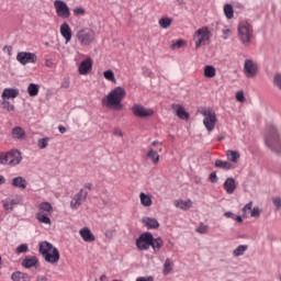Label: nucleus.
I'll return each instance as SVG.
<instances>
[{
  "mask_svg": "<svg viewBox=\"0 0 281 281\" xmlns=\"http://www.w3.org/2000/svg\"><path fill=\"white\" fill-rule=\"evenodd\" d=\"M266 146L276 153L277 155H281V138L280 133L276 126L270 125L267 130L266 134Z\"/></svg>",
  "mask_w": 281,
  "mask_h": 281,
  "instance_id": "3",
  "label": "nucleus"
},
{
  "mask_svg": "<svg viewBox=\"0 0 281 281\" xmlns=\"http://www.w3.org/2000/svg\"><path fill=\"white\" fill-rule=\"evenodd\" d=\"M251 207H254V202H249L248 204H246V205L243 207L244 214H247V211L251 210Z\"/></svg>",
  "mask_w": 281,
  "mask_h": 281,
  "instance_id": "53",
  "label": "nucleus"
},
{
  "mask_svg": "<svg viewBox=\"0 0 281 281\" xmlns=\"http://www.w3.org/2000/svg\"><path fill=\"white\" fill-rule=\"evenodd\" d=\"M173 267H175V263L172 262V259L170 258L166 259L164 263V270H162L164 276H168L172 271Z\"/></svg>",
  "mask_w": 281,
  "mask_h": 281,
  "instance_id": "35",
  "label": "nucleus"
},
{
  "mask_svg": "<svg viewBox=\"0 0 281 281\" xmlns=\"http://www.w3.org/2000/svg\"><path fill=\"white\" fill-rule=\"evenodd\" d=\"M0 104H1V109H3V111H7V113H12V111H15L16 109L14 103L10 102V100L8 99H2Z\"/></svg>",
  "mask_w": 281,
  "mask_h": 281,
  "instance_id": "30",
  "label": "nucleus"
},
{
  "mask_svg": "<svg viewBox=\"0 0 281 281\" xmlns=\"http://www.w3.org/2000/svg\"><path fill=\"white\" fill-rule=\"evenodd\" d=\"M147 157L153 161V164H159V153L155 151L153 147H149L147 151Z\"/></svg>",
  "mask_w": 281,
  "mask_h": 281,
  "instance_id": "34",
  "label": "nucleus"
},
{
  "mask_svg": "<svg viewBox=\"0 0 281 281\" xmlns=\"http://www.w3.org/2000/svg\"><path fill=\"white\" fill-rule=\"evenodd\" d=\"M172 109L180 120H190V114L186 111V109L182 105L173 104Z\"/></svg>",
  "mask_w": 281,
  "mask_h": 281,
  "instance_id": "23",
  "label": "nucleus"
},
{
  "mask_svg": "<svg viewBox=\"0 0 281 281\" xmlns=\"http://www.w3.org/2000/svg\"><path fill=\"white\" fill-rule=\"evenodd\" d=\"M114 135H119V137H122V131H116V132H114Z\"/></svg>",
  "mask_w": 281,
  "mask_h": 281,
  "instance_id": "64",
  "label": "nucleus"
},
{
  "mask_svg": "<svg viewBox=\"0 0 281 281\" xmlns=\"http://www.w3.org/2000/svg\"><path fill=\"white\" fill-rule=\"evenodd\" d=\"M247 249H248L247 245H239L235 250H233V256L235 258H238L239 256H244Z\"/></svg>",
  "mask_w": 281,
  "mask_h": 281,
  "instance_id": "38",
  "label": "nucleus"
},
{
  "mask_svg": "<svg viewBox=\"0 0 281 281\" xmlns=\"http://www.w3.org/2000/svg\"><path fill=\"white\" fill-rule=\"evenodd\" d=\"M260 213H261L260 209L258 206H255L250 213V216L252 218H258L260 217Z\"/></svg>",
  "mask_w": 281,
  "mask_h": 281,
  "instance_id": "43",
  "label": "nucleus"
},
{
  "mask_svg": "<svg viewBox=\"0 0 281 281\" xmlns=\"http://www.w3.org/2000/svg\"><path fill=\"white\" fill-rule=\"evenodd\" d=\"M19 98V89L16 88H4L1 94L2 100H14Z\"/></svg>",
  "mask_w": 281,
  "mask_h": 281,
  "instance_id": "18",
  "label": "nucleus"
},
{
  "mask_svg": "<svg viewBox=\"0 0 281 281\" xmlns=\"http://www.w3.org/2000/svg\"><path fill=\"white\" fill-rule=\"evenodd\" d=\"M85 188H87V190H91V188H93V184L91 182H88L85 184Z\"/></svg>",
  "mask_w": 281,
  "mask_h": 281,
  "instance_id": "61",
  "label": "nucleus"
},
{
  "mask_svg": "<svg viewBox=\"0 0 281 281\" xmlns=\"http://www.w3.org/2000/svg\"><path fill=\"white\" fill-rule=\"evenodd\" d=\"M11 135L13 139H25V130H23L21 126H15L13 127Z\"/></svg>",
  "mask_w": 281,
  "mask_h": 281,
  "instance_id": "29",
  "label": "nucleus"
},
{
  "mask_svg": "<svg viewBox=\"0 0 281 281\" xmlns=\"http://www.w3.org/2000/svg\"><path fill=\"white\" fill-rule=\"evenodd\" d=\"M88 194L89 192L85 191V189H80V191L76 193L70 201L71 210H78V207H80V205L87 201Z\"/></svg>",
  "mask_w": 281,
  "mask_h": 281,
  "instance_id": "15",
  "label": "nucleus"
},
{
  "mask_svg": "<svg viewBox=\"0 0 281 281\" xmlns=\"http://www.w3.org/2000/svg\"><path fill=\"white\" fill-rule=\"evenodd\" d=\"M274 85L276 87H278L279 89H281V75H277L274 77Z\"/></svg>",
  "mask_w": 281,
  "mask_h": 281,
  "instance_id": "52",
  "label": "nucleus"
},
{
  "mask_svg": "<svg viewBox=\"0 0 281 281\" xmlns=\"http://www.w3.org/2000/svg\"><path fill=\"white\" fill-rule=\"evenodd\" d=\"M184 41L183 40H178L176 43H173L172 44V49H179V48H181V47H183V45H184Z\"/></svg>",
  "mask_w": 281,
  "mask_h": 281,
  "instance_id": "46",
  "label": "nucleus"
},
{
  "mask_svg": "<svg viewBox=\"0 0 281 281\" xmlns=\"http://www.w3.org/2000/svg\"><path fill=\"white\" fill-rule=\"evenodd\" d=\"M21 265L24 269H32L33 267H38V257H36V256H26L22 260Z\"/></svg>",
  "mask_w": 281,
  "mask_h": 281,
  "instance_id": "19",
  "label": "nucleus"
},
{
  "mask_svg": "<svg viewBox=\"0 0 281 281\" xmlns=\"http://www.w3.org/2000/svg\"><path fill=\"white\" fill-rule=\"evenodd\" d=\"M58 131H59V133H67V128L65 127V126H63V125H59L58 126Z\"/></svg>",
  "mask_w": 281,
  "mask_h": 281,
  "instance_id": "58",
  "label": "nucleus"
},
{
  "mask_svg": "<svg viewBox=\"0 0 281 281\" xmlns=\"http://www.w3.org/2000/svg\"><path fill=\"white\" fill-rule=\"evenodd\" d=\"M38 91H40L38 85H36V83L29 85L27 93L31 98H36V95H38Z\"/></svg>",
  "mask_w": 281,
  "mask_h": 281,
  "instance_id": "36",
  "label": "nucleus"
},
{
  "mask_svg": "<svg viewBox=\"0 0 281 281\" xmlns=\"http://www.w3.org/2000/svg\"><path fill=\"white\" fill-rule=\"evenodd\" d=\"M153 146H154V147L161 146V143H160L159 140H154V142L151 143V146H149V148H153Z\"/></svg>",
  "mask_w": 281,
  "mask_h": 281,
  "instance_id": "56",
  "label": "nucleus"
},
{
  "mask_svg": "<svg viewBox=\"0 0 281 281\" xmlns=\"http://www.w3.org/2000/svg\"><path fill=\"white\" fill-rule=\"evenodd\" d=\"M158 23H159L160 27H162V30H168V27H170L172 25V19L161 18Z\"/></svg>",
  "mask_w": 281,
  "mask_h": 281,
  "instance_id": "39",
  "label": "nucleus"
},
{
  "mask_svg": "<svg viewBox=\"0 0 281 281\" xmlns=\"http://www.w3.org/2000/svg\"><path fill=\"white\" fill-rule=\"evenodd\" d=\"M61 88H63V89H69V79H65V80L61 82Z\"/></svg>",
  "mask_w": 281,
  "mask_h": 281,
  "instance_id": "55",
  "label": "nucleus"
},
{
  "mask_svg": "<svg viewBox=\"0 0 281 281\" xmlns=\"http://www.w3.org/2000/svg\"><path fill=\"white\" fill-rule=\"evenodd\" d=\"M13 188H19L20 190H25L27 188V181L23 177H15L12 179Z\"/></svg>",
  "mask_w": 281,
  "mask_h": 281,
  "instance_id": "28",
  "label": "nucleus"
},
{
  "mask_svg": "<svg viewBox=\"0 0 281 281\" xmlns=\"http://www.w3.org/2000/svg\"><path fill=\"white\" fill-rule=\"evenodd\" d=\"M204 77L205 78H215L216 77V68L214 66H205L204 67Z\"/></svg>",
  "mask_w": 281,
  "mask_h": 281,
  "instance_id": "37",
  "label": "nucleus"
},
{
  "mask_svg": "<svg viewBox=\"0 0 281 281\" xmlns=\"http://www.w3.org/2000/svg\"><path fill=\"white\" fill-rule=\"evenodd\" d=\"M82 240H85V243H93V240H95V236H93V233H91V229L89 228H81L79 232Z\"/></svg>",
  "mask_w": 281,
  "mask_h": 281,
  "instance_id": "24",
  "label": "nucleus"
},
{
  "mask_svg": "<svg viewBox=\"0 0 281 281\" xmlns=\"http://www.w3.org/2000/svg\"><path fill=\"white\" fill-rule=\"evenodd\" d=\"M237 223H243V217L240 215L234 217Z\"/></svg>",
  "mask_w": 281,
  "mask_h": 281,
  "instance_id": "63",
  "label": "nucleus"
},
{
  "mask_svg": "<svg viewBox=\"0 0 281 281\" xmlns=\"http://www.w3.org/2000/svg\"><path fill=\"white\" fill-rule=\"evenodd\" d=\"M131 111L135 117H140L142 120H146V117H153L155 115V110L146 108L139 103L134 104Z\"/></svg>",
  "mask_w": 281,
  "mask_h": 281,
  "instance_id": "10",
  "label": "nucleus"
},
{
  "mask_svg": "<svg viewBox=\"0 0 281 281\" xmlns=\"http://www.w3.org/2000/svg\"><path fill=\"white\" fill-rule=\"evenodd\" d=\"M224 14L226 19H234V7H232V4H225Z\"/></svg>",
  "mask_w": 281,
  "mask_h": 281,
  "instance_id": "40",
  "label": "nucleus"
},
{
  "mask_svg": "<svg viewBox=\"0 0 281 281\" xmlns=\"http://www.w3.org/2000/svg\"><path fill=\"white\" fill-rule=\"evenodd\" d=\"M54 213V206L49 202H42L38 204V211L35 214V218L38 223H43L44 225H52V214Z\"/></svg>",
  "mask_w": 281,
  "mask_h": 281,
  "instance_id": "4",
  "label": "nucleus"
},
{
  "mask_svg": "<svg viewBox=\"0 0 281 281\" xmlns=\"http://www.w3.org/2000/svg\"><path fill=\"white\" fill-rule=\"evenodd\" d=\"M226 194H234L236 192V180L234 178H227L223 184Z\"/></svg>",
  "mask_w": 281,
  "mask_h": 281,
  "instance_id": "21",
  "label": "nucleus"
},
{
  "mask_svg": "<svg viewBox=\"0 0 281 281\" xmlns=\"http://www.w3.org/2000/svg\"><path fill=\"white\" fill-rule=\"evenodd\" d=\"M76 37L82 47H89L95 41V31L86 27L77 32Z\"/></svg>",
  "mask_w": 281,
  "mask_h": 281,
  "instance_id": "7",
  "label": "nucleus"
},
{
  "mask_svg": "<svg viewBox=\"0 0 281 281\" xmlns=\"http://www.w3.org/2000/svg\"><path fill=\"white\" fill-rule=\"evenodd\" d=\"M47 142H49L48 138H41L37 140V146L41 150L47 148Z\"/></svg>",
  "mask_w": 281,
  "mask_h": 281,
  "instance_id": "42",
  "label": "nucleus"
},
{
  "mask_svg": "<svg viewBox=\"0 0 281 281\" xmlns=\"http://www.w3.org/2000/svg\"><path fill=\"white\" fill-rule=\"evenodd\" d=\"M36 281H47V277L40 276V277L36 278Z\"/></svg>",
  "mask_w": 281,
  "mask_h": 281,
  "instance_id": "60",
  "label": "nucleus"
},
{
  "mask_svg": "<svg viewBox=\"0 0 281 281\" xmlns=\"http://www.w3.org/2000/svg\"><path fill=\"white\" fill-rule=\"evenodd\" d=\"M273 205L278 209L281 210V199L280 198H273L272 199Z\"/></svg>",
  "mask_w": 281,
  "mask_h": 281,
  "instance_id": "50",
  "label": "nucleus"
},
{
  "mask_svg": "<svg viewBox=\"0 0 281 281\" xmlns=\"http://www.w3.org/2000/svg\"><path fill=\"white\" fill-rule=\"evenodd\" d=\"M74 14H75V16H80V15L85 14V9L82 7L76 8L74 10Z\"/></svg>",
  "mask_w": 281,
  "mask_h": 281,
  "instance_id": "49",
  "label": "nucleus"
},
{
  "mask_svg": "<svg viewBox=\"0 0 281 281\" xmlns=\"http://www.w3.org/2000/svg\"><path fill=\"white\" fill-rule=\"evenodd\" d=\"M175 207H178L179 210H183L184 212L190 210L192 207V200H176L173 202Z\"/></svg>",
  "mask_w": 281,
  "mask_h": 281,
  "instance_id": "27",
  "label": "nucleus"
},
{
  "mask_svg": "<svg viewBox=\"0 0 281 281\" xmlns=\"http://www.w3.org/2000/svg\"><path fill=\"white\" fill-rule=\"evenodd\" d=\"M142 223L147 229H159V222L155 217H143Z\"/></svg>",
  "mask_w": 281,
  "mask_h": 281,
  "instance_id": "22",
  "label": "nucleus"
},
{
  "mask_svg": "<svg viewBox=\"0 0 281 281\" xmlns=\"http://www.w3.org/2000/svg\"><path fill=\"white\" fill-rule=\"evenodd\" d=\"M60 34L65 38V43H71V26L67 22L60 25Z\"/></svg>",
  "mask_w": 281,
  "mask_h": 281,
  "instance_id": "20",
  "label": "nucleus"
},
{
  "mask_svg": "<svg viewBox=\"0 0 281 281\" xmlns=\"http://www.w3.org/2000/svg\"><path fill=\"white\" fill-rule=\"evenodd\" d=\"M54 7H55V10H56V14L60 19H69V16H71V12L69 11V7L67 5V3H65V1L55 0L54 1Z\"/></svg>",
  "mask_w": 281,
  "mask_h": 281,
  "instance_id": "13",
  "label": "nucleus"
},
{
  "mask_svg": "<svg viewBox=\"0 0 281 281\" xmlns=\"http://www.w3.org/2000/svg\"><path fill=\"white\" fill-rule=\"evenodd\" d=\"M92 67H93V60L90 57H88L87 59L80 63L78 67V71L80 76H87V74H89Z\"/></svg>",
  "mask_w": 281,
  "mask_h": 281,
  "instance_id": "17",
  "label": "nucleus"
},
{
  "mask_svg": "<svg viewBox=\"0 0 281 281\" xmlns=\"http://www.w3.org/2000/svg\"><path fill=\"white\" fill-rule=\"evenodd\" d=\"M224 41H227L232 36V31L228 27L222 30Z\"/></svg>",
  "mask_w": 281,
  "mask_h": 281,
  "instance_id": "45",
  "label": "nucleus"
},
{
  "mask_svg": "<svg viewBox=\"0 0 281 281\" xmlns=\"http://www.w3.org/2000/svg\"><path fill=\"white\" fill-rule=\"evenodd\" d=\"M224 216H225L226 218H234V213H232V212H226V213H224Z\"/></svg>",
  "mask_w": 281,
  "mask_h": 281,
  "instance_id": "57",
  "label": "nucleus"
},
{
  "mask_svg": "<svg viewBox=\"0 0 281 281\" xmlns=\"http://www.w3.org/2000/svg\"><path fill=\"white\" fill-rule=\"evenodd\" d=\"M238 38L243 45H250L254 38V26L249 22H240L237 26Z\"/></svg>",
  "mask_w": 281,
  "mask_h": 281,
  "instance_id": "5",
  "label": "nucleus"
},
{
  "mask_svg": "<svg viewBox=\"0 0 281 281\" xmlns=\"http://www.w3.org/2000/svg\"><path fill=\"white\" fill-rule=\"evenodd\" d=\"M150 243H153V234L144 233L136 239V247L140 251L150 249Z\"/></svg>",
  "mask_w": 281,
  "mask_h": 281,
  "instance_id": "11",
  "label": "nucleus"
},
{
  "mask_svg": "<svg viewBox=\"0 0 281 281\" xmlns=\"http://www.w3.org/2000/svg\"><path fill=\"white\" fill-rule=\"evenodd\" d=\"M5 183V177L0 175V186H3Z\"/></svg>",
  "mask_w": 281,
  "mask_h": 281,
  "instance_id": "62",
  "label": "nucleus"
},
{
  "mask_svg": "<svg viewBox=\"0 0 281 281\" xmlns=\"http://www.w3.org/2000/svg\"><path fill=\"white\" fill-rule=\"evenodd\" d=\"M236 100H237V102H245V92L238 91L236 93Z\"/></svg>",
  "mask_w": 281,
  "mask_h": 281,
  "instance_id": "48",
  "label": "nucleus"
},
{
  "mask_svg": "<svg viewBox=\"0 0 281 281\" xmlns=\"http://www.w3.org/2000/svg\"><path fill=\"white\" fill-rule=\"evenodd\" d=\"M195 232H198V234H207V225H203L201 224Z\"/></svg>",
  "mask_w": 281,
  "mask_h": 281,
  "instance_id": "47",
  "label": "nucleus"
},
{
  "mask_svg": "<svg viewBox=\"0 0 281 281\" xmlns=\"http://www.w3.org/2000/svg\"><path fill=\"white\" fill-rule=\"evenodd\" d=\"M53 65H54V61H52V59H46L45 61L46 67H52Z\"/></svg>",
  "mask_w": 281,
  "mask_h": 281,
  "instance_id": "59",
  "label": "nucleus"
},
{
  "mask_svg": "<svg viewBox=\"0 0 281 281\" xmlns=\"http://www.w3.org/2000/svg\"><path fill=\"white\" fill-rule=\"evenodd\" d=\"M103 77L105 78V80H109V82H115V74L113 72V70H105L103 72Z\"/></svg>",
  "mask_w": 281,
  "mask_h": 281,
  "instance_id": "41",
  "label": "nucleus"
},
{
  "mask_svg": "<svg viewBox=\"0 0 281 281\" xmlns=\"http://www.w3.org/2000/svg\"><path fill=\"white\" fill-rule=\"evenodd\" d=\"M20 200L19 196H9L5 200H2V205H3V210L4 212H12V210H14L15 205H19Z\"/></svg>",
  "mask_w": 281,
  "mask_h": 281,
  "instance_id": "16",
  "label": "nucleus"
},
{
  "mask_svg": "<svg viewBox=\"0 0 281 281\" xmlns=\"http://www.w3.org/2000/svg\"><path fill=\"white\" fill-rule=\"evenodd\" d=\"M215 168H221L222 170H232V168H234V165H232V162H229L228 160H221L217 159L215 160Z\"/></svg>",
  "mask_w": 281,
  "mask_h": 281,
  "instance_id": "32",
  "label": "nucleus"
},
{
  "mask_svg": "<svg viewBox=\"0 0 281 281\" xmlns=\"http://www.w3.org/2000/svg\"><path fill=\"white\" fill-rule=\"evenodd\" d=\"M150 247L153 248L154 254H158V251L161 250V247H164V239H161V237L155 238L151 235Z\"/></svg>",
  "mask_w": 281,
  "mask_h": 281,
  "instance_id": "26",
  "label": "nucleus"
},
{
  "mask_svg": "<svg viewBox=\"0 0 281 281\" xmlns=\"http://www.w3.org/2000/svg\"><path fill=\"white\" fill-rule=\"evenodd\" d=\"M38 251L42 258L48 265H58L60 262V251L49 241H42L38 244Z\"/></svg>",
  "mask_w": 281,
  "mask_h": 281,
  "instance_id": "2",
  "label": "nucleus"
},
{
  "mask_svg": "<svg viewBox=\"0 0 281 281\" xmlns=\"http://www.w3.org/2000/svg\"><path fill=\"white\" fill-rule=\"evenodd\" d=\"M27 244H21L18 248H16V252L18 254H25L27 252Z\"/></svg>",
  "mask_w": 281,
  "mask_h": 281,
  "instance_id": "44",
  "label": "nucleus"
},
{
  "mask_svg": "<svg viewBox=\"0 0 281 281\" xmlns=\"http://www.w3.org/2000/svg\"><path fill=\"white\" fill-rule=\"evenodd\" d=\"M193 40L195 41V49H199L202 45H207L210 43V29L207 26L199 29L195 31Z\"/></svg>",
  "mask_w": 281,
  "mask_h": 281,
  "instance_id": "9",
  "label": "nucleus"
},
{
  "mask_svg": "<svg viewBox=\"0 0 281 281\" xmlns=\"http://www.w3.org/2000/svg\"><path fill=\"white\" fill-rule=\"evenodd\" d=\"M136 281H155V279H153V277H138Z\"/></svg>",
  "mask_w": 281,
  "mask_h": 281,
  "instance_id": "54",
  "label": "nucleus"
},
{
  "mask_svg": "<svg viewBox=\"0 0 281 281\" xmlns=\"http://www.w3.org/2000/svg\"><path fill=\"white\" fill-rule=\"evenodd\" d=\"M11 280H13V281H30V277L24 272L16 271L11 274Z\"/></svg>",
  "mask_w": 281,
  "mask_h": 281,
  "instance_id": "33",
  "label": "nucleus"
},
{
  "mask_svg": "<svg viewBox=\"0 0 281 281\" xmlns=\"http://www.w3.org/2000/svg\"><path fill=\"white\" fill-rule=\"evenodd\" d=\"M126 98V89L116 87L112 89L108 95L103 97L101 104L105 109H114L115 111H122V101Z\"/></svg>",
  "mask_w": 281,
  "mask_h": 281,
  "instance_id": "1",
  "label": "nucleus"
},
{
  "mask_svg": "<svg viewBox=\"0 0 281 281\" xmlns=\"http://www.w3.org/2000/svg\"><path fill=\"white\" fill-rule=\"evenodd\" d=\"M22 159L23 157H21V151H19V149H13L8 153L0 154V164L2 166H19Z\"/></svg>",
  "mask_w": 281,
  "mask_h": 281,
  "instance_id": "6",
  "label": "nucleus"
},
{
  "mask_svg": "<svg viewBox=\"0 0 281 281\" xmlns=\"http://www.w3.org/2000/svg\"><path fill=\"white\" fill-rule=\"evenodd\" d=\"M226 159L229 164H238V160L240 159V153L237 150L228 149L226 150Z\"/></svg>",
  "mask_w": 281,
  "mask_h": 281,
  "instance_id": "25",
  "label": "nucleus"
},
{
  "mask_svg": "<svg viewBox=\"0 0 281 281\" xmlns=\"http://www.w3.org/2000/svg\"><path fill=\"white\" fill-rule=\"evenodd\" d=\"M244 74L246 78H256L258 76V63L254 59H245Z\"/></svg>",
  "mask_w": 281,
  "mask_h": 281,
  "instance_id": "12",
  "label": "nucleus"
},
{
  "mask_svg": "<svg viewBox=\"0 0 281 281\" xmlns=\"http://www.w3.org/2000/svg\"><path fill=\"white\" fill-rule=\"evenodd\" d=\"M16 60L20 65H34L36 64L37 57L34 53L20 52L16 55Z\"/></svg>",
  "mask_w": 281,
  "mask_h": 281,
  "instance_id": "14",
  "label": "nucleus"
},
{
  "mask_svg": "<svg viewBox=\"0 0 281 281\" xmlns=\"http://www.w3.org/2000/svg\"><path fill=\"white\" fill-rule=\"evenodd\" d=\"M201 115H203V125L205 126L206 131L209 133H212L214 128L216 127V112L212 109H203L201 110Z\"/></svg>",
  "mask_w": 281,
  "mask_h": 281,
  "instance_id": "8",
  "label": "nucleus"
},
{
  "mask_svg": "<svg viewBox=\"0 0 281 281\" xmlns=\"http://www.w3.org/2000/svg\"><path fill=\"white\" fill-rule=\"evenodd\" d=\"M139 199H140V205H143V207H150V205H153V198H150V195L144 192L139 193Z\"/></svg>",
  "mask_w": 281,
  "mask_h": 281,
  "instance_id": "31",
  "label": "nucleus"
},
{
  "mask_svg": "<svg viewBox=\"0 0 281 281\" xmlns=\"http://www.w3.org/2000/svg\"><path fill=\"white\" fill-rule=\"evenodd\" d=\"M211 183H216L218 181V176H216V172H212L209 177Z\"/></svg>",
  "mask_w": 281,
  "mask_h": 281,
  "instance_id": "51",
  "label": "nucleus"
}]
</instances>
